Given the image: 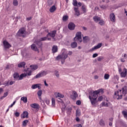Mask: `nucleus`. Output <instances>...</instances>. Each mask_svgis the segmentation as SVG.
<instances>
[{"label": "nucleus", "mask_w": 127, "mask_h": 127, "mask_svg": "<svg viewBox=\"0 0 127 127\" xmlns=\"http://www.w3.org/2000/svg\"><path fill=\"white\" fill-rule=\"evenodd\" d=\"M24 71L26 72V73H22L20 76L19 74L17 73V72H15L13 74V77L14 79H18L20 80H22L23 78L26 77V76H31V73H32V70H29V68H27V69H24Z\"/></svg>", "instance_id": "nucleus-1"}, {"label": "nucleus", "mask_w": 127, "mask_h": 127, "mask_svg": "<svg viewBox=\"0 0 127 127\" xmlns=\"http://www.w3.org/2000/svg\"><path fill=\"white\" fill-rule=\"evenodd\" d=\"M68 58V53H67V51L64 50L62 54L59 55L56 58V60H59L61 59L62 64H64L65 62V60Z\"/></svg>", "instance_id": "nucleus-2"}, {"label": "nucleus", "mask_w": 127, "mask_h": 127, "mask_svg": "<svg viewBox=\"0 0 127 127\" xmlns=\"http://www.w3.org/2000/svg\"><path fill=\"white\" fill-rule=\"evenodd\" d=\"M123 96H124V94H123L122 89L117 90V91L115 92L114 98H116V99L117 100H121L123 99Z\"/></svg>", "instance_id": "nucleus-3"}, {"label": "nucleus", "mask_w": 127, "mask_h": 127, "mask_svg": "<svg viewBox=\"0 0 127 127\" xmlns=\"http://www.w3.org/2000/svg\"><path fill=\"white\" fill-rule=\"evenodd\" d=\"M74 40L79 43H81V42L83 41V40L82 39V33H81V32H78L76 33Z\"/></svg>", "instance_id": "nucleus-4"}, {"label": "nucleus", "mask_w": 127, "mask_h": 127, "mask_svg": "<svg viewBox=\"0 0 127 127\" xmlns=\"http://www.w3.org/2000/svg\"><path fill=\"white\" fill-rule=\"evenodd\" d=\"M25 28H22L19 29L17 33V35H18V36H21L22 37H24L25 36Z\"/></svg>", "instance_id": "nucleus-5"}, {"label": "nucleus", "mask_w": 127, "mask_h": 127, "mask_svg": "<svg viewBox=\"0 0 127 127\" xmlns=\"http://www.w3.org/2000/svg\"><path fill=\"white\" fill-rule=\"evenodd\" d=\"M47 75V71H42L41 72H40L39 73H38L35 77V79H38L39 78H41V77H43L45 75Z\"/></svg>", "instance_id": "nucleus-6"}, {"label": "nucleus", "mask_w": 127, "mask_h": 127, "mask_svg": "<svg viewBox=\"0 0 127 127\" xmlns=\"http://www.w3.org/2000/svg\"><path fill=\"white\" fill-rule=\"evenodd\" d=\"M89 96H91V99H95L97 100V98H98V95L99 93H98L97 92H96V90L94 91L93 92H90Z\"/></svg>", "instance_id": "nucleus-7"}, {"label": "nucleus", "mask_w": 127, "mask_h": 127, "mask_svg": "<svg viewBox=\"0 0 127 127\" xmlns=\"http://www.w3.org/2000/svg\"><path fill=\"white\" fill-rule=\"evenodd\" d=\"M56 35V30L53 31L51 32L50 33H48V34L47 35V37H52L54 40H55V38H54L55 36Z\"/></svg>", "instance_id": "nucleus-8"}, {"label": "nucleus", "mask_w": 127, "mask_h": 127, "mask_svg": "<svg viewBox=\"0 0 127 127\" xmlns=\"http://www.w3.org/2000/svg\"><path fill=\"white\" fill-rule=\"evenodd\" d=\"M3 44L4 48H5V49H8L10 48V47H11V45L9 44L8 42L6 41V40H4L3 42Z\"/></svg>", "instance_id": "nucleus-9"}, {"label": "nucleus", "mask_w": 127, "mask_h": 127, "mask_svg": "<svg viewBox=\"0 0 127 127\" xmlns=\"http://www.w3.org/2000/svg\"><path fill=\"white\" fill-rule=\"evenodd\" d=\"M89 99L91 102V105L93 106H95L96 104H97V99L92 98V97L91 96V95H89Z\"/></svg>", "instance_id": "nucleus-10"}, {"label": "nucleus", "mask_w": 127, "mask_h": 127, "mask_svg": "<svg viewBox=\"0 0 127 127\" xmlns=\"http://www.w3.org/2000/svg\"><path fill=\"white\" fill-rule=\"evenodd\" d=\"M75 24L73 22H70L68 25V28L69 30H74L75 29Z\"/></svg>", "instance_id": "nucleus-11"}, {"label": "nucleus", "mask_w": 127, "mask_h": 127, "mask_svg": "<svg viewBox=\"0 0 127 127\" xmlns=\"http://www.w3.org/2000/svg\"><path fill=\"white\" fill-rule=\"evenodd\" d=\"M110 19L112 22H116V15H115V13H112L110 14Z\"/></svg>", "instance_id": "nucleus-12"}, {"label": "nucleus", "mask_w": 127, "mask_h": 127, "mask_svg": "<svg viewBox=\"0 0 127 127\" xmlns=\"http://www.w3.org/2000/svg\"><path fill=\"white\" fill-rule=\"evenodd\" d=\"M41 84H33L32 86V87H31V88H32V89H37V88H38V89H39V90H40V89H41Z\"/></svg>", "instance_id": "nucleus-13"}, {"label": "nucleus", "mask_w": 127, "mask_h": 127, "mask_svg": "<svg viewBox=\"0 0 127 127\" xmlns=\"http://www.w3.org/2000/svg\"><path fill=\"white\" fill-rule=\"evenodd\" d=\"M127 75V69L126 68H124L123 71L121 72V76L123 78H125V77H126Z\"/></svg>", "instance_id": "nucleus-14"}, {"label": "nucleus", "mask_w": 127, "mask_h": 127, "mask_svg": "<svg viewBox=\"0 0 127 127\" xmlns=\"http://www.w3.org/2000/svg\"><path fill=\"white\" fill-rule=\"evenodd\" d=\"M25 65H26V63L24 62H22L18 64V67L19 68H25Z\"/></svg>", "instance_id": "nucleus-15"}, {"label": "nucleus", "mask_w": 127, "mask_h": 127, "mask_svg": "<svg viewBox=\"0 0 127 127\" xmlns=\"http://www.w3.org/2000/svg\"><path fill=\"white\" fill-rule=\"evenodd\" d=\"M102 43L98 44L97 46L91 49V51H94L95 50H96V49H99V48H101L102 47Z\"/></svg>", "instance_id": "nucleus-16"}, {"label": "nucleus", "mask_w": 127, "mask_h": 127, "mask_svg": "<svg viewBox=\"0 0 127 127\" xmlns=\"http://www.w3.org/2000/svg\"><path fill=\"white\" fill-rule=\"evenodd\" d=\"M55 96L56 98H64V95L60 92H56L55 93Z\"/></svg>", "instance_id": "nucleus-17"}, {"label": "nucleus", "mask_w": 127, "mask_h": 127, "mask_svg": "<svg viewBox=\"0 0 127 127\" xmlns=\"http://www.w3.org/2000/svg\"><path fill=\"white\" fill-rule=\"evenodd\" d=\"M30 106L31 108H33V109H39V105L37 103L31 104Z\"/></svg>", "instance_id": "nucleus-18"}, {"label": "nucleus", "mask_w": 127, "mask_h": 127, "mask_svg": "<svg viewBox=\"0 0 127 127\" xmlns=\"http://www.w3.org/2000/svg\"><path fill=\"white\" fill-rule=\"evenodd\" d=\"M74 10L75 11V15H76V16H79L80 11H79V8L75 7L74 8Z\"/></svg>", "instance_id": "nucleus-19"}, {"label": "nucleus", "mask_w": 127, "mask_h": 127, "mask_svg": "<svg viewBox=\"0 0 127 127\" xmlns=\"http://www.w3.org/2000/svg\"><path fill=\"white\" fill-rule=\"evenodd\" d=\"M122 94H123V96H125L127 95V87L124 86L123 88H122Z\"/></svg>", "instance_id": "nucleus-20"}, {"label": "nucleus", "mask_w": 127, "mask_h": 127, "mask_svg": "<svg viewBox=\"0 0 127 127\" xmlns=\"http://www.w3.org/2000/svg\"><path fill=\"white\" fill-rule=\"evenodd\" d=\"M77 97H78V94H77V92H76V91H73V94L71 95V99H72V100H75Z\"/></svg>", "instance_id": "nucleus-21"}, {"label": "nucleus", "mask_w": 127, "mask_h": 127, "mask_svg": "<svg viewBox=\"0 0 127 127\" xmlns=\"http://www.w3.org/2000/svg\"><path fill=\"white\" fill-rule=\"evenodd\" d=\"M22 119H25V118H28V112L27 111H24L21 116Z\"/></svg>", "instance_id": "nucleus-22"}, {"label": "nucleus", "mask_w": 127, "mask_h": 127, "mask_svg": "<svg viewBox=\"0 0 127 127\" xmlns=\"http://www.w3.org/2000/svg\"><path fill=\"white\" fill-rule=\"evenodd\" d=\"M31 47V49L32 50H34V51H37L38 52H39V51L38 50V49L37 48V47H36V45H35V44H32Z\"/></svg>", "instance_id": "nucleus-23"}, {"label": "nucleus", "mask_w": 127, "mask_h": 127, "mask_svg": "<svg viewBox=\"0 0 127 127\" xmlns=\"http://www.w3.org/2000/svg\"><path fill=\"white\" fill-rule=\"evenodd\" d=\"M90 40V38L88 36L83 37V43H87V42Z\"/></svg>", "instance_id": "nucleus-24"}, {"label": "nucleus", "mask_w": 127, "mask_h": 127, "mask_svg": "<svg viewBox=\"0 0 127 127\" xmlns=\"http://www.w3.org/2000/svg\"><path fill=\"white\" fill-rule=\"evenodd\" d=\"M30 67L32 71H35V70H37V69H38V66L36 65H31Z\"/></svg>", "instance_id": "nucleus-25"}, {"label": "nucleus", "mask_w": 127, "mask_h": 127, "mask_svg": "<svg viewBox=\"0 0 127 127\" xmlns=\"http://www.w3.org/2000/svg\"><path fill=\"white\" fill-rule=\"evenodd\" d=\"M77 46H78V44H77L76 42H72L70 44V47H71V48H76Z\"/></svg>", "instance_id": "nucleus-26"}, {"label": "nucleus", "mask_w": 127, "mask_h": 127, "mask_svg": "<svg viewBox=\"0 0 127 127\" xmlns=\"http://www.w3.org/2000/svg\"><path fill=\"white\" fill-rule=\"evenodd\" d=\"M50 12H54L55 10H56V6L55 5H53L52 7L50 8Z\"/></svg>", "instance_id": "nucleus-27"}, {"label": "nucleus", "mask_w": 127, "mask_h": 127, "mask_svg": "<svg viewBox=\"0 0 127 127\" xmlns=\"http://www.w3.org/2000/svg\"><path fill=\"white\" fill-rule=\"evenodd\" d=\"M53 53H56L58 51L57 46H54L52 48Z\"/></svg>", "instance_id": "nucleus-28"}, {"label": "nucleus", "mask_w": 127, "mask_h": 127, "mask_svg": "<svg viewBox=\"0 0 127 127\" xmlns=\"http://www.w3.org/2000/svg\"><path fill=\"white\" fill-rule=\"evenodd\" d=\"M101 18H100V17L97 16H95L94 17H93V20H94L95 22H99Z\"/></svg>", "instance_id": "nucleus-29"}, {"label": "nucleus", "mask_w": 127, "mask_h": 127, "mask_svg": "<svg viewBox=\"0 0 127 127\" xmlns=\"http://www.w3.org/2000/svg\"><path fill=\"white\" fill-rule=\"evenodd\" d=\"M15 83V82L13 81H10L9 83L8 81L6 83H5L4 84V85H5V87H6V86H9V85H12V84H14Z\"/></svg>", "instance_id": "nucleus-30"}, {"label": "nucleus", "mask_w": 127, "mask_h": 127, "mask_svg": "<svg viewBox=\"0 0 127 127\" xmlns=\"http://www.w3.org/2000/svg\"><path fill=\"white\" fill-rule=\"evenodd\" d=\"M48 37L47 36L46 37H42L38 40V41L39 42H41V41H45L46 40H47Z\"/></svg>", "instance_id": "nucleus-31"}, {"label": "nucleus", "mask_w": 127, "mask_h": 127, "mask_svg": "<svg viewBox=\"0 0 127 127\" xmlns=\"http://www.w3.org/2000/svg\"><path fill=\"white\" fill-rule=\"evenodd\" d=\"M27 124H28V120H26L23 121L22 126V127H26L27 126Z\"/></svg>", "instance_id": "nucleus-32"}, {"label": "nucleus", "mask_w": 127, "mask_h": 127, "mask_svg": "<svg viewBox=\"0 0 127 127\" xmlns=\"http://www.w3.org/2000/svg\"><path fill=\"white\" fill-rule=\"evenodd\" d=\"M21 101H22L23 103H27V97H22L21 98Z\"/></svg>", "instance_id": "nucleus-33"}, {"label": "nucleus", "mask_w": 127, "mask_h": 127, "mask_svg": "<svg viewBox=\"0 0 127 127\" xmlns=\"http://www.w3.org/2000/svg\"><path fill=\"white\" fill-rule=\"evenodd\" d=\"M37 95L39 97V99H41V96H42V90H40L37 92Z\"/></svg>", "instance_id": "nucleus-34"}, {"label": "nucleus", "mask_w": 127, "mask_h": 127, "mask_svg": "<svg viewBox=\"0 0 127 127\" xmlns=\"http://www.w3.org/2000/svg\"><path fill=\"white\" fill-rule=\"evenodd\" d=\"M53 3H54L53 0H48V5L49 6H51V5L53 4Z\"/></svg>", "instance_id": "nucleus-35"}, {"label": "nucleus", "mask_w": 127, "mask_h": 127, "mask_svg": "<svg viewBox=\"0 0 127 127\" xmlns=\"http://www.w3.org/2000/svg\"><path fill=\"white\" fill-rule=\"evenodd\" d=\"M68 18H69V17L68 16V15H64L63 17V21H67V20L68 19Z\"/></svg>", "instance_id": "nucleus-36"}, {"label": "nucleus", "mask_w": 127, "mask_h": 127, "mask_svg": "<svg viewBox=\"0 0 127 127\" xmlns=\"http://www.w3.org/2000/svg\"><path fill=\"white\" fill-rule=\"evenodd\" d=\"M99 125L102 127H104L105 126V121L103 120H101L99 122Z\"/></svg>", "instance_id": "nucleus-37"}, {"label": "nucleus", "mask_w": 127, "mask_h": 127, "mask_svg": "<svg viewBox=\"0 0 127 127\" xmlns=\"http://www.w3.org/2000/svg\"><path fill=\"white\" fill-rule=\"evenodd\" d=\"M72 4L74 6H78V1H77V0H73Z\"/></svg>", "instance_id": "nucleus-38"}, {"label": "nucleus", "mask_w": 127, "mask_h": 127, "mask_svg": "<svg viewBox=\"0 0 127 127\" xmlns=\"http://www.w3.org/2000/svg\"><path fill=\"white\" fill-rule=\"evenodd\" d=\"M96 92L100 94L101 93V94H104V89H98V90H96Z\"/></svg>", "instance_id": "nucleus-39"}, {"label": "nucleus", "mask_w": 127, "mask_h": 127, "mask_svg": "<svg viewBox=\"0 0 127 127\" xmlns=\"http://www.w3.org/2000/svg\"><path fill=\"white\" fill-rule=\"evenodd\" d=\"M13 4L15 6H17V5H18V1H17V0H13Z\"/></svg>", "instance_id": "nucleus-40"}, {"label": "nucleus", "mask_w": 127, "mask_h": 127, "mask_svg": "<svg viewBox=\"0 0 127 127\" xmlns=\"http://www.w3.org/2000/svg\"><path fill=\"white\" fill-rule=\"evenodd\" d=\"M102 107H109V103H105V102H103L102 103Z\"/></svg>", "instance_id": "nucleus-41"}, {"label": "nucleus", "mask_w": 127, "mask_h": 127, "mask_svg": "<svg viewBox=\"0 0 127 127\" xmlns=\"http://www.w3.org/2000/svg\"><path fill=\"white\" fill-rule=\"evenodd\" d=\"M81 8L84 13L87 12V10H86L87 9L86 8V6L82 5Z\"/></svg>", "instance_id": "nucleus-42"}, {"label": "nucleus", "mask_w": 127, "mask_h": 127, "mask_svg": "<svg viewBox=\"0 0 127 127\" xmlns=\"http://www.w3.org/2000/svg\"><path fill=\"white\" fill-rule=\"evenodd\" d=\"M37 45L39 46V48H41V49H42V43L38 41L37 42Z\"/></svg>", "instance_id": "nucleus-43"}, {"label": "nucleus", "mask_w": 127, "mask_h": 127, "mask_svg": "<svg viewBox=\"0 0 127 127\" xmlns=\"http://www.w3.org/2000/svg\"><path fill=\"white\" fill-rule=\"evenodd\" d=\"M7 95H8V92H5L4 93V95L0 98V99L2 100V99H3V98H5V97H6L7 96Z\"/></svg>", "instance_id": "nucleus-44"}, {"label": "nucleus", "mask_w": 127, "mask_h": 127, "mask_svg": "<svg viewBox=\"0 0 127 127\" xmlns=\"http://www.w3.org/2000/svg\"><path fill=\"white\" fill-rule=\"evenodd\" d=\"M110 78V75L109 74H105L104 75V79H105V80H108V79H109Z\"/></svg>", "instance_id": "nucleus-45"}, {"label": "nucleus", "mask_w": 127, "mask_h": 127, "mask_svg": "<svg viewBox=\"0 0 127 127\" xmlns=\"http://www.w3.org/2000/svg\"><path fill=\"white\" fill-rule=\"evenodd\" d=\"M122 114L124 115L125 118H127V112L126 111H123Z\"/></svg>", "instance_id": "nucleus-46"}, {"label": "nucleus", "mask_w": 127, "mask_h": 127, "mask_svg": "<svg viewBox=\"0 0 127 127\" xmlns=\"http://www.w3.org/2000/svg\"><path fill=\"white\" fill-rule=\"evenodd\" d=\"M52 105L53 107H55V99L52 98Z\"/></svg>", "instance_id": "nucleus-47"}, {"label": "nucleus", "mask_w": 127, "mask_h": 127, "mask_svg": "<svg viewBox=\"0 0 127 127\" xmlns=\"http://www.w3.org/2000/svg\"><path fill=\"white\" fill-rule=\"evenodd\" d=\"M99 23L100 25H104V24H105V21H104V20H103L100 19V20H99Z\"/></svg>", "instance_id": "nucleus-48"}, {"label": "nucleus", "mask_w": 127, "mask_h": 127, "mask_svg": "<svg viewBox=\"0 0 127 127\" xmlns=\"http://www.w3.org/2000/svg\"><path fill=\"white\" fill-rule=\"evenodd\" d=\"M97 60L99 62L102 61V60H104V57H99L97 58Z\"/></svg>", "instance_id": "nucleus-49"}, {"label": "nucleus", "mask_w": 127, "mask_h": 127, "mask_svg": "<svg viewBox=\"0 0 127 127\" xmlns=\"http://www.w3.org/2000/svg\"><path fill=\"white\" fill-rule=\"evenodd\" d=\"M55 74L58 78H59V72L57 70L55 71Z\"/></svg>", "instance_id": "nucleus-50"}, {"label": "nucleus", "mask_w": 127, "mask_h": 127, "mask_svg": "<svg viewBox=\"0 0 127 127\" xmlns=\"http://www.w3.org/2000/svg\"><path fill=\"white\" fill-rule=\"evenodd\" d=\"M80 114H81V113L80 112V111L79 110H77L76 111V116L79 117V116H80Z\"/></svg>", "instance_id": "nucleus-51"}, {"label": "nucleus", "mask_w": 127, "mask_h": 127, "mask_svg": "<svg viewBox=\"0 0 127 127\" xmlns=\"http://www.w3.org/2000/svg\"><path fill=\"white\" fill-rule=\"evenodd\" d=\"M103 101V96H100L98 99V102H102Z\"/></svg>", "instance_id": "nucleus-52"}, {"label": "nucleus", "mask_w": 127, "mask_h": 127, "mask_svg": "<svg viewBox=\"0 0 127 127\" xmlns=\"http://www.w3.org/2000/svg\"><path fill=\"white\" fill-rule=\"evenodd\" d=\"M74 127H82V125L81 124H77V125H75L73 126Z\"/></svg>", "instance_id": "nucleus-53"}, {"label": "nucleus", "mask_w": 127, "mask_h": 127, "mask_svg": "<svg viewBox=\"0 0 127 127\" xmlns=\"http://www.w3.org/2000/svg\"><path fill=\"white\" fill-rule=\"evenodd\" d=\"M76 104L78 106H80V105H81V101H80V100L77 101L76 102Z\"/></svg>", "instance_id": "nucleus-54"}, {"label": "nucleus", "mask_w": 127, "mask_h": 127, "mask_svg": "<svg viewBox=\"0 0 127 127\" xmlns=\"http://www.w3.org/2000/svg\"><path fill=\"white\" fill-rule=\"evenodd\" d=\"M97 56H98V54L95 53L93 55L92 57L93 58H96V57H97Z\"/></svg>", "instance_id": "nucleus-55"}, {"label": "nucleus", "mask_w": 127, "mask_h": 127, "mask_svg": "<svg viewBox=\"0 0 127 127\" xmlns=\"http://www.w3.org/2000/svg\"><path fill=\"white\" fill-rule=\"evenodd\" d=\"M19 115H20L19 113L17 112L15 113V117H18L19 116Z\"/></svg>", "instance_id": "nucleus-56"}, {"label": "nucleus", "mask_w": 127, "mask_h": 127, "mask_svg": "<svg viewBox=\"0 0 127 127\" xmlns=\"http://www.w3.org/2000/svg\"><path fill=\"white\" fill-rule=\"evenodd\" d=\"M44 84H45L46 87H48V84H47V83H46V80L44 81Z\"/></svg>", "instance_id": "nucleus-57"}, {"label": "nucleus", "mask_w": 127, "mask_h": 127, "mask_svg": "<svg viewBox=\"0 0 127 127\" xmlns=\"http://www.w3.org/2000/svg\"><path fill=\"white\" fill-rule=\"evenodd\" d=\"M72 54H73V53L71 51H69L67 54V55H72Z\"/></svg>", "instance_id": "nucleus-58"}, {"label": "nucleus", "mask_w": 127, "mask_h": 127, "mask_svg": "<svg viewBox=\"0 0 127 127\" xmlns=\"http://www.w3.org/2000/svg\"><path fill=\"white\" fill-rule=\"evenodd\" d=\"M75 121H76V122H80V119H79L78 117H76Z\"/></svg>", "instance_id": "nucleus-59"}, {"label": "nucleus", "mask_w": 127, "mask_h": 127, "mask_svg": "<svg viewBox=\"0 0 127 127\" xmlns=\"http://www.w3.org/2000/svg\"><path fill=\"white\" fill-rule=\"evenodd\" d=\"M31 18H32L31 17H27L26 18L27 20H31Z\"/></svg>", "instance_id": "nucleus-60"}, {"label": "nucleus", "mask_w": 127, "mask_h": 127, "mask_svg": "<svg viewBox=\"0 0 127 127\" xmlns=\"http://www.w3.org/2000/svg\"><path fill=\"white\" fill-rule=\"evenodd\" d=\"M124 58L127 59V55L126 54H125L124 55Z\"/></svg>", "instance_id": "nucleus-61"}, {"label": "nucleus", "mask_w": 127, "mask_h": 127, "mask_svg": "<svg viewBox=\"0 0 127 127\" xmlns=\"http://www.w3.org/2000/svg\"><path fill=\"white\" fill-rule=\"evenodd\" d=\"M120 61H121V62H125V59H121V60H120Z\"/></svg>", "instance_id": "nucleus-62"}, {"label": "nucleus", "mask_w": 127, "mask_h": 127, "mask_svg": "<svg viewBox=\"0 0 127 127\" xmlns=\"http://www.w3.org/2000/svg\"><path fill=\"white\" fill-rule=\"evenodd\" d=\"M101 8H104V9H105V8H106L107 7H106V6L102 5V6H101Z\"/></svg>", "instance_id": "nucleus-63"}, {"label": "nucleus", "mask_w": 127, "mask_h": 127, "mask_svg": "<svg viewBox=\"0 0 127 127\" xmlns=\"http://www.w3.org/2000/svg\"><path fill=\"white\" fill-rule=\"evenodd\" d=\"M119 72L120 73H121V72H122V68H119Z\"/></svg>", "instance_id": "nucleus-64"}]
</instances>
